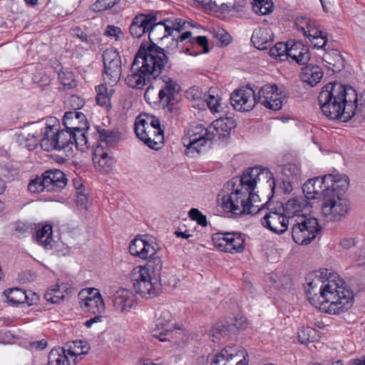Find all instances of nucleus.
Returning a JSON list of instances; mask_svg holds the SVG:
<instances>
[{
  "label": "nucleus",
  "instance_id": "7",
  "mask_svg": "<svg viewBox=\"0 0 365 365\" xmlns=\"http://www.w3.org/2000/svg\"><path fill=\"white\" fill-rule=\"evenodd\" d=\"M291 225L292 239L300 245H309L321 230L317 220L307 215L298 216Z\"/></svg>",
  "mask_w": 365,
  "mask_h": 365
},
{
  "label": "nucleus",
  "instance_id": "26",
  "mask_svg": "<svg viewBox=\"0 0 365 365\" xmlns=\"http://www.w3.org/2000/svg\"><path fill=\"white\" fill-rule=\"evenodd\" d=\"M73 289L66 284H56L48 288L44 298L48 302L58 304L63 301L72 292Z\"/></svg>",
  "mask_w": 365,
  "mask_h": 365
},
{
  "label": "nucleus",
  "instance_id": "33",
  "mask_svg": "<svg viewBox=\"0 0 365 365\" xmlns=\"http://www.w3.org/2000/svg\"><path fill=\"white\" fill-rule=\"evenodd\" d=\"M230 335V327L222 322L215 324L209 331L208 336L210 340L214 342H221L227 339Z\"/></svg>",
  "mask_w": 365,
  "mask_h": 365
},
{
  "label": "nucleus",
  "instance_id": "45",
  "mask_svg": "<svg viewBox=\"0 0 365 365\" xmlns=\"http://www.w3.org/2000/svg\"><path fill=\"white\" fill-rule=\"evenodd\" d=\"M87 130H82L81 132L71 131L73 133V138H72V145L75 143L78 150L83 152L90 147L88 138L86 135Z\"/></svg>",
  "mask_w": 365,
  "mask_h": 365
},
{
  "label": "nucleus",
  "instance_id": "25",
  "mask_svg": "<svg viewBox=\"0 0 365 365\" xmlns=\"http://www.w3.org/2000/svg\"><path fill=\"white\" fill-rule=\"evenodd\" d=\"M41 128H43L40 133V140L41 148L46 151L53 150L56 148L57 128L54 125H48L47 123L41 120Z\"/></svg>",
  "mask_w": 365,
  "mask_h": 365
},
{
  "label": "nucleus",
  "instance_id": "15",
  "mask_svg": "<svg viewBox=\"0 0 365 365\" xmlns=\"http://www.w3.org/2000/svg\"><path fill=\"white\" fill-rule=\"evenodd\" d=\"M230 102L238 111H250L257 104L256 93L250 88H240L232 93Z\"/></svg>",
  "mask_w": 365,
  "mask_h": 365
},
{
  "label": "nucleus",
  "instance_id": "2",
  "mask_svg": "<svg viewBox=\"0 0 365 365\" xmlns=\"http://www.w3.org/2000/svg\"><path fill=\"white\" fill-rule=\"evenodd\" d=\"M322 112L329 119L347 122L353 117L365 120V90L359 98L351 86L338 83L324 86L318 96Z\"/></svg>",
  "mask_w": 365,
  "mask_h": 365
},
{
  "label": "nucleus",
  "instance_id": "61",
  "mask_svg": "<svg viewBox=\"0 0 365 365\" xmlns=\"http://www.w3.org/2000/svg\"><path fill=\"white\" fill-rule=\"evenodd\" d=\"M73 36L78 38L81 41L86 43L88 45L93 44V42L91 38L80 28L75 27L71 30Z\"/></svg>",
  "mask_w": 365,
  "mask_h": 365
},
{
  "label": "nucleus",
  "instance_id": "41",
  "mask_svg": "<svg viewBox=\"0 0 365 365\" xmlns=\"http://www.w3.org/2000/svg\"><path fill=\"white\" fill-rule=\"evenodd\" d=\"M73 133L66 128V130H58L57 128V134L56 142V148L54 150H62L72 145V138H73Z\"/></svg>",
  "mask_w": 365,
  "mask_h": 365
},
{
  "label": "nucleus",
  "instance_id": "54",
  "mask_svg": "<svg viewBox=\"0 0 365 365\" xmlns=\"http://www.w3.org/2000/svg\"><path fill=\"white\" fill-rule=\"evenodd\" d=\"M315 329L311 327H302L298 331V338L301 344H307L312 341L315 334Z\"/></svg>",
  "mask_w": 365,
  "mask_h": 365
},
{
  "label": "nucleus",
  "instance_id": "42",
  "mask_svg": "<svg viewBox=\"0 0 365 365\" xmlns=\"http://www.w3.org/2000/svg\"><path fill=\"white\" fill-rule=\"evenodd\" d=\"M192 33L190 31H185L178 38H173L170 46H167V53H168L169 58L170 56L175 55L177 53H182V51L179 48V43L182 42L187 38H191ZM169 68L171 66L170 63L168 66Z\"/></svg>",
  "mask_w": 365,
  "mask_h": 365
},
{
  "label": "nucleus",
  "instance_id": "32",
  "mask_svg": "<svg viewBox=\"0 0 365 365\" xmlns=\"http://www.w3.org/2000/svg\"><path fill=\"white\" fill-rule=\"evenodd\" d=\"M324 73L321 68L317 66L309 65L303 68L301 78L311 86H314L320 81Z\"/></svg>",
  "mask_w": 365,
  "mask_h": 365
},
{
  "label": "nucleus",
  "instance_id": "27",
  "mask_svg": "<svg viewBox=\"0 0 365 365\" xmlns=\"http://www.w3.org/2000/svg\"><path fill=\"white\" fill-rule=\"evenodd\" d=\"M328 191L327 195H339L344 197V193L349 187V179L346 176H335L327 175Z\"/></svg>",
  "mask_w": 365,
  "mask_h": 365
},
{
  "label": "nucleus",
  "instance_id": "3",
  "mask_svg": "<svg viewBox=\"0 0 365 365\" xmlns=\"http://www.w3.org/2000/svg\"><path fill=\"white\" fill-rule=\"evenodd\" d=\"M262 178L272 179V173L267 168L255 167L249 168L240 179L233 178L231 182L233 190L222 197L221 206L224 211L235 215H257L262 211L267 202L259 205V196L254 192L257 182Z\"/></svg>",
  "mask_w": 365,
  "mask_h": 365
},
{
  "label": "nucleus",
  "instance_id": "57",
  "mask_svg": "<svg viewBox=\"0 0 365 365\" xmlns=\"http://www.w3.org/2000/svg\"><path fill=\"white\" fill-rule=\"evenodd\" d=\"M282 173L290 178H295L301 173L300 168L295 163H287L283 166Z\"/></svg>",
  "mask_w": 365,
  "mask_h": 365
},
{
  "label": "nucleus",
  "instance_id": "11",
  "mask_svg": "<svg viewBox=\"0 0 365 365\" xmlns=\"http://www.w3.org/2000/svg\"><path fill=\"white\" fill-rule=\"evenodd\" d=\"M103 76L108 83H116L122 73L121 58L118 51L113 48H107L103 53Z\"/></svg>",
  "mask_w": 365,
  "mask_h": 365
},
{
  "label": "nucleus",
  "instance_id": "36",
  "mask_svg": "<svg viewBox=\"0 0 365 365\" xmlns=\"http://www.w3.org/2000/svg\"><path fill=\"white\" fill-rule=\"evenodd\" d=\"M98 135V143L100 145L104 143L106 146H110L119 141V133L114 130H106L105 128H96Z\"/></svg>",
  "mask_w": 365,
  "mask_h": 365
},
{
  "label": "nucleus",
  "instance_id": "50",
  "mask_svg": "<svg viewBox=\"0 0 365 365\" xmlns=\"http://www.w3.org/2000/svg\"><path fill=\"white\" fill-rule=\"evenodd\" d=\"M58 78L65 89H70L76 86L74 75L71 72L61 71L58 73Z\"/></svg>",
  "mask_w": 365,
  "mask_h": 365
},
{
  "label": "nucleus",
  "instance_id": "30",
  "mask_svg": "<svg viewBox=\"0 0 365 365\" xmlns=\"http://www.w3.org/2000/svg\"><path fill=\"white\" fill-rule=\"evenodd\" d=\"M287 56V58H292L299 65L307 64L311 58L309 48L299 42L294 43L290 48H289Z\"/></svg>",
  "mask_w": 365,
  "mask_h": 365
},
{
  "label": "nucleus",
  "instance_id": "17",
  "mask_svg": "<svg viewBox=\"0 0 365 365\" xmlns=\"http://www.w3.org/2000/svg\"><path fill=\"white\" fill-rule=\"evenodd\" d=\"M158 21L156 14H143L140 13L134 16L129 26L130 34L136 38H139L144 34L148 33L152 24Z\"/></svg>",
  "mask_w": 365,
  "mask_h": 365
},
{
  "label": "nucleus",
  "instance_id": "63",
  "mask_svg": "<svg viewBox=\"0 0 365 365\" xmlns=\"http://www.w3.org/2000/svg\"><path fill=\"white\" fill-rule=\"evenodd\" d=\"M216 38H217L223 45H228L232 40L231 36L223 29H218L215 31V34Z\"/></svg>",
  "mask_w": 365,
  "mask_h": 365
},
{
  "label": "nucleus",
  "instance_id": "20",
  "mask_svg": "<svg viewBox=\"0 0 365 365\" xmlns=\"http://www.w3.org/2000/svg\"><path fill=\"white\" fill-rule=\"evenodd\" d=\"M113 302L115 309L121 313L130 312L137 304L135 295L124 288L119 289L114 293Z\"/></svg>",
  "mask_w": 365,
  "mask_h": 365
},
{
  "label": "nucleus",
  "instance_id": "23",
  "mask_svg": "<svg viewBox=\"0 0 365 365\" xmlns=\"http://www.w3.org/2000/svg\"><path fill=\"white\" fill-rule=\"evenodd\" d=\"M205 7H220L228 12H242L247 4L246 0H195Z\"/></svg>",
  "mask_w": 365,
  "mask_h": 365
},
{
  "label": "nucleus",
  "instance_id": "64",
  "mask_svg": "<svg viewBox=\"0 0 365 365\" xmlns=\"http://www.w3.org/2000/svg\"><path fill=\"white\" fill-rule=\"evenodd\" d=\"M48 346L47 340L43 339L38 341H29L28 344V347L31 350H43Z\"/></svg>",
  "mask_w": 365,
  "mask_h": 365
},
{
  "label": "nucleus",
  "instance_id": "60",
  "mask_svg": "<svg viewBox=\"0 0 365 365\" xmlns=\"http://www.w3.org/2000/svg\"><path fill=\"white\" fill-rule=\"evenodd\" d=\"M321 31H322L318 29L317 22L309 19V22H308L307 26H305L303 34L308 38L309 36H314V35L317 34H320Z\"/></svg>",
  "mask_w": 365,
  "mask_h": 365
},
{
  "label": "nucleus",
  "instance_id": "46",
  "mask_svg": "<svg viewBox=\"0 0 365 365\" xmlns=\"http://www.w3.org/2000/svg\"><path fill=\"white\" fill-rule=\"evenodd\" d=\"M97 93L96 100L98 105L101 106H106L110 103V98L112 93H109L107 87L103 85H99L96 87Z\"/></svg>",
  "mask_w": 365,
  "mask_h": 365
},
{
  "label": "nucleus",
  "instance_id": "8",
  "mask_svg": "<svg viewBox=\"0 0 365 365\" xmlns=\"http://www.w3.org/2000/svg\"><path fill=\"white\" fill-rule=\"evenodd\" d=\"M212 141L213 137L209 130V126L204 128L201 124L192 125L186 136L182 138L183 144L186 147L185 154L191 158H194L195 154H200L202 148Z\"/></svg>",
  "mask_w": 365,
  "mask_h": 365
},
{
  "label": "nucleus",
  "instance_id": "38",
  "mask_svg": "<svg viewBox=\"0 0 365 365\" xmlns=\"http://www.w3.org/2000/svg\"><path fill=\"white\" fill-rule=\"evenodd\" d=\"M143 247L144 249L141 248L136 257L144 260L153 257V256L157 255L158 251L160 250L158 245L152 238H149L146 242H143Z\"/></svg>",
  "mask_w": 365,
  "mask_h": 365
},
{
  "label": "nucleus",
  "instance_id": "59",
  "mask_svg": "<svg viewBox=\"0 0 365 365\" xmlns=\"http://www.w3.org/2000/svg\"><path fill=\"white\" fill-rule=\"evenodd\" d=\"M189 217L192 220L197 221L198 225H200L203 227L207 226V222L205 215H203L201 212H200L196 208H192L189 211Z\"/></svg>",
  "mask_w": 365,
  "mask_h": 365
},
{
  "label": "nucleus",
  "instance_id": "44",
  "mask_svg": "<svg viewBox=\"0 0 365 365\" xmlns=\"http://www.w3.org/2000/svg\"><path fill=\"white\" fill-rule=\"evenodd\" d=\"M288 45L283 42L277 43L269 49V53L270 56L279 61L287 59V53H288Z\"/></svg>",
  "mask_w": 365,
  "mask_h": 365
},
{
  "label": "nucleus",
  "instance_id": "10",
  "mask_svg": "<svg viewBox=\"0 0 365 365\" xmlns=\"http://www.w3.org/2000/svg\"><path fill=\"white\" fill-rule=\"evenodd\" d=\"M212 242L220 251L241 253L245 250V235L241 232H217L212 235Z\"/></svg>",
  "mask_w": 365,
  "mask_h": 365
},
{
  "label": "nucleus",
  "instance_id": "22",
  "mask_svg": "<svg viewBox=\"0 0 365 365\" xmlns=\"http://www.w3.org/2000/svg\"><path fill=\"white\" fill-rule=\"evenodd\" d=\"M63 123L66 128L71 131L81 132L88 130L89 128V123L86 115L83 113L77 111L76 109L65 113Z\"/></svg>",
  "mask_w": 365,
  "mask_h": 365
},
{
  "label": "nucleus",
  "instance_id": "13",
  "mask_svg": "<svg viewBox=\"0 0 365 365\" xmlns=\"http://www.w3.org/2000/svg\"><path fill=\"white\" fill-rule=\"evenodd\" d=\"M278 90L275 84L262 86L256 94L257 103H260L270 110H279L282 108V100Z\"/></svg>",
  "mask_w": 365,
  "mask_h": 365
},
{
  "label": "nucleus",
  "instance_id": "5",
  "mask_svg": "<svg viewBox=\"0 0 365 365\" xmlns=\"http://www.w3.org/2000/svg\"><path fill=\"white\" fill-rule=\"evenodd\" d=\"M146 266H137L133 269L130 277L136 293L146 299L159 294L161 290L160 272L163 267L160 257L156 255L148 259Z\"/></svg>",
  "mask_w": 365,
  "mask_h": 365
},
{
  "label": "nucleus",
  "instance_id": "52",
  "mask_svg": "<svg viewBox=\"0 0 365 365\" xmlns=\"http://www.w3.org/2000/svg\"><path fill=\"white\" fill-rule=\"evenodd\" d=\"M120 1V0H97L91 6V9L95 12L103 11L112 8Z\"/></svg>",
  "mask_w": 365,
  "mask_h": 365
},
{
  "label": "nucleus",
  "instance_id": "21",
  "mask_svg": "<svg viewBox=\"0 0 365 365\" xmlns=\"http://www.w3.org/2000/svg\"><path fill=\"white\" fill-rule=\"evenodd\" d=\"M280 207L291 222L294 221L298 216L305 215L300 212L305 210L309 211L311 208L309 202L302 196L292 198L284 205Z\"/></svg>",
  "mask_w": 365,
  "mask_h": 365
},
{
  "label": "nucleus",
  "instance_id": "19",
  "mask_svg": "<svg viewBox=\"0 0 365 365\" xmlns=\"http://www.w3.org/2000/svg\"><path fill=\"white\" fill-rule=\"evenodd\" d=\"M88 296L79 302L81 309L88 313L93 314H101L105 310V304L98 289L91 288Z\"/></svg>",
  "mask_w": 365,
  "mask_h": 365
},
{
  "label": "nucleus",
  "instance_id": "14",
  "mask_svg": "<svg viewBox=\"0 0 365 365\" xmlns=\"http://www.w3.org/2000/svg\"><path fill=\"white\" fill-rule=\"evenodd\" d=\"M147 129H155L157 135H154V138L152 140L147 139L150 143L152 141L157 144H163L164 143V130L161 128L160 120L158 118L154 115H146V118H142L141 116H138L135 123V132L136 134L145 135V130Z\"/></svg>",
  "mask_w": 365,
  "mask_h": 365
},
{
  "label": "nucleus",
  "instance_id": "4",
  "mask_svg": "<svg viewBox=\"0 0 365 365\" xmlns=\"http://www.w3.org/2000/svg\"><path fill=\"white\" fill-rule=\"evenodd\" d=\"M320 282V279H317L307 284L309 289H306V293L313 306L332 314L344 312L352 307L354 293L339 276L330 274L327 281L320 286L317 294L314 288Z\"/></svg>",
  "mask_w": 365,
  "mask_h": 365
},
{
  "label": "nucleus",
  "instance_id": "24",
  "mask_svg": "<svg viewBox=\"0 0 365 365\" xmlns=\"http://www.w3.org/2000/svg\"><path fill=\"white\" fill-rule=\"evenodd\" d=\"M93 163L96 168L101 173H110L114 165V159L108 150H103V145H98L93 152Z\"/></svg>",
  "mask_w": 365,
  "mask_h": 365
},
{
  "label": "nucleus",
  "instance_id": "40",
  "mask_svg": "<svg viewBox=\"0 0 365 365\" xmlns=\"http://www.w3.org/2000/svg\"><path fill=\"white\" fill-rule=\"evenodd\" d=\"M47 182L48 181L43 173L41 176H36L30 180L28 190L32 193H39L44 190L51 192V187Z\"/></svg>",
  "mask_w": 365,
  "mask_h": 365
},
{
  "label": "nucleus",
  "instance_id": "12",
  "mask_svg": "<svg viewBox=\"0 0 365 365\" xmlns=\"http://www.w3.org/2000/svg\"><path fill=\"white\" fill-rule=\"evenodd\" d=\"M261 223L273 232L282 234L287 230L291 221L279 207L274 210L269 209V211L262 217Z\"/></svg>",
  "mask_w": 365,
  "mask_h": 365
},
{
  "label": "nucleus",
  "instance_id": "35",
  "mask_svg": "<svg viewBox=\"0 0 365 365\" xmlns=\"http://www.w3.org/2000/svg\"><path fill=\"white\" fill-rule=\"evenodd\" d=\"M48 365H71L66 350L61 347L53 349L48 356Z\"/></svg>",
  "mask_w": 365,
  "mask_h": 365
},
{
  "label": "nucleus",
  "instance_id": "43",
  "mask_svg": "<svg viewBox=\"0 0 365 365\" xmlns=\"http://www.w3.org/2000/svg\"><path fill=\"white\" fill-rule=\"evenodd\" d=\"M252 9L256 14L267 15L273 11L274 4L272 0H254Z\"/></svg>",
  "mask_w": 365,
  "mask_h": 365
},
{
  "label": "nucleus",
  "instance_id": "1",
  "mask_svg": "<svg viewBox=\"0 0 365 365\" xmlns=\"http://www.w3.org/2000/svg\"><path fill=\"white\" fill-rule=\"evenodd\" d=\"M167 21H170V19H166L160 22L155 21L152 24L148 33L150 43L140 44L131 64L132 73L125 80L129 87L142 89L146 81L151 76L156 78L169 65L167 46L163 48L155 43L171 36Z\"/></svg>",
  "mask_w": 365,
  "mask_h": 365
},
{
  "label": "nucleus",
  "instance_id": "6",
  "mask_svg": "<svg viewBox=\"0 0 365 365\" xmlns=\"http://www.w3.org/2000/svg\"><path fill=\"white\" fill-rule=\"evenodd\" d=\"M151 80H154V82L151 83L144 93L146 102L149 104L160 103L163 106L171 103L178 91L177 83L168 76L160 77L159 74L156 78L151 76L145 81V84Z\"/></svg>",
  "mask_w": 365,
  "mask_h": 365
},
{
  "label": "nucleus",
  "instance_id": "18",
  "mask_svg": "<svg viewBox=\"0 0 365 365\" xmlns=\"http://www.w3.org/2000/svg\"><path fill=\"white\" fill-rule=\"evenodd\" d=\"M236 126L237 123L234 118L231 117L220 118L209 125V130L212 133L214 141H224L230 137L232 131Z\"/></svg>",
  "mask_w": 365,
  "mask_h": 365
},
{
  "label": "nucleus",
  "instance_id": "58",
  "mask_svg": "<svg viewBox=\"0 0 365 365\" xmlns=\"http://www.w3.org/2000/svg\"><path fill=\"white\" fill-rule=\"evenodd\" d=\"M313 47L315 48H324L327 43V38L326 35L323 34L321 31L320 34L314 35V36L308 37Z\"/></svg>",
  "mask_w": 365,
  "mask_h": 365
},
{
  "label": "nucleus",
  "instance_id": "16",
  "mask_svg": "<svg viewBox=\"0 0 365 365\" xmlns=\"http://www.w3.org/2000/svg\"><path fill=\"white\" fill-rule=\"evenodd\" d=\"M234 346H226L217 354L211 365H248L244 351Z\"/></svg>",
  "mask_w": 365,
  "mask_h": 365
},
{
  "label": "nucleus",
  "instance_id": "39",
  "mask_svg": "<svg viewBox=\"0 0 365 365\" xmlns=\"http://www.w3.org/2000/svg\"><path fill=\"white\" fill-rule=\"evenodd\" d=\"M4 294L7 301L11 304H24L28 297L26 291L16 287L5 290Z\"/></svg>",
  "mask_w": 365,
  "mask_h": 365
},
{
  "label": "nucleus",
  "instance_id": "49",
  "mask_svg": "<svg viewBox=\"0 0 365 365\" xmlns=\"http://www.w3.org/2000/svg\"><path fill=\"white\" fill-rule=\"evenodd\" d=\"M154 135H157V132L155 133V129H147L145 130V135L136 134L137 137L142 140L148 147L150 148L158 150L159 149L163 144H154L152 141L149 143L147 139L150 138V140L154 138Z\"/></svg>",
  "mask_w": 365,
  "mask_h": 365
},
{
  "label": "nucleus",
  "instance_id": "37",
  "mask_svg": "<svg viewBox=\"0 0 365 365\" xmlns=\"http://www.w3.org/2000/svg\"><path fill=\"white\" fill-rule=\"evenodd\" d=\"M41 120L36 123H32L29 125L28 130H25L22 134V138L26 140H31L30 146L34 147L40 140V133L42 132L43 128H41Z\"/></svg>",
  "mask_w": 365,
  "mask_h": 365
},
{
  "label": "nucleus",
  "instance_id": "34",
  "mask_svg": "<svg viewBox=\"0 0 365 365\" xmlns=\"http://www.w3.org/2000/svg\"><path fill=\"white\" fill-rule=\"evenodd\" d=\"M206 93H203L202 90L197 86H192L186 91V98L192 101V107L198 110H203L206 107L205 98Z\"/></svg>",
  "mask_w": 365,
  "mask_h": 365
},
{
  "label": "nucleus",
  "instance_id": "51",
  "mask_svg": "<svg viewBox=\"0 0 365 365\" xmlns=\"http://www.w3.org/2000/svg\"><path fill=\"white\" fill-rule=\"evenodd\" d=\"M149 238L147 236H136L130 243L129 252L131 255L136 257L141 248L144 249L143 242H146Z\"/></svg>",
  "mask_w": 365,
  "mask_h": 365
},
{
  "label": "nucleus",
  "instance_id": "62",
  "mask_svg": "<svg viewBox=\"0 0 365 365\" xmlns=\"http://www.w3.org/2000/svg\"><path fill=\"white\" fill-rule=\"evenodd\" d=\"M206 106H207L212 112H218L220 107V99L212 95H209L208 97L205 98Z\"/></svg>",
  "mask_w": 365,
  "mask_h": 365
},
{
  "label": "nucleus",
  "instance_id": "56",
  "mask_svg": "<svg viewBox=\"0 0 365 365\" xmlns=\"http://www.w3.org/2000/svg\"><path fill=\"white\" fill-rule=\"evenodd\" d=\"M167 24H169L170 31H171V35L173 34V31H176L178 32H180L182 30H184L190 25V24L185 19H175L173 21L170 19V21H167Z\"/></svg>",
  "mask_w": 365,
  "mask_h": 365
},
{
  "label": "nucleus",
  "instance_id": "29",
  "mask_svg": "<svg viewBox=\"0 0 365 365\" xmlns=\"http://www.w3.org/2000/svg\"><path fill=\"white\" fill-rule=\"evenodd\" d=\"M251 41L257 49L264 50L270 46L273 41V34L269 29L259 28L254 31Z\"/></svg>",
  "mask_w": 365,
  "mask_h": 365
},
{
  "label": "nucleus",
  "instance_id": "55",
  "mask_svg": "<svg viewBox=\"0 0 365 365\" xmlns=\"http://www.w3.org/2000/svg\"><path fill=\"white\" fill-rule=\"evenodd\" d=\"M168 324V321L165 323L158 322L155 324L156 328L153 330V336L158 339L161 341H165L166 339L163 338V336L170 333V330L166 328Z\"/></svg>",
  "mask_w": 365,
  "mask_h": 365
},
{
  "label": "nucleus",
  "instance_id": "9",
  "mask_svg": "<svg viewBox=\"0 0 365 365\" xmlns=\"http://www.w3.org/2000/svg\"><path fill=\"white\" fill-rule=\"evenodd\" d=\"M350 210L349 201L339 195H327L323 199L322 214L327 221H339L345 217Z\"/></svg>",
  "mask_w": 365,
  "mask_h": 365
},
{
  "label": "nucleus",
  "instance_id": "48",
  "mask_svg": "<svg viewBox=\"0 0 365 365\" xmlns=\"http://www.w3.org/2000/svg\"><path fill=\"white\" fill-rule=\"evenodd\" d=\"M312 180H314V190L317 191V199L322 196L325 198L327 192L328 191V185L327 175L324 177H317L312 178Z\"/></svg>",
  "mask_w": 365,
  "mask_h": 365
},
{
  "label": "nucleus",
  "instance_id": "31",
  "mask_svg": "<svg viewBox=\"0 0 365 365\" xmlns=\"http://www.w3.org/2000/svg\"><path fill=\"white\" fill-rule=\"evenodd\" d=\"M53 230L51 225H45L37 230L36 240L46 250H52L55 245V241L52 237Z\"/></svg>",
  "mask_w": 365,
  "mask_h": 365
},
{
  "label": "nucleus",
  "instance_id": "53",
  "mask_svg": "<svg viewBox=\"0 0 365 365\" xmlns=\"http://www.w3.org/2000/svg\"><path fill=\"white\" fill-rule=\"evenodd\" d=\"M314 180L312 179L307 180L302 186L304 197L308 201L309 200L317 199V191L314 190Z\"/></svg>",
  "mask_w": 365,
  "mask_h": 365
},
{
  "label": "nucleus",
  "instance_id": "28",
  "mask_svg": "<svg viewBox=\"0 0 365 365\" xmlns=\"http://www.w3.org/2000/svg\"><path fill=\"white\" fill-rule=\"evenodd\" d=\"M43 175L48 181L47 184L51 187V192L60 191L67 184L66 175L60 170H48L44 172Z\"/></svg>",
  "mask_w": 365,
  "mask_h": 365
},
{
  "label": "nucleus",
  "instance_id": "47",
  "mask_svg": "<svg viewBox=\"0 0 365 365\" xmlns=\"http://www.w3.org/2000/svg\"><path fill=\"white\" fill-rule=\"evenodd\" d=\"M89 346L86 341L78 340L73 342V346H70L68 354L71 356H78L87 354Z\"/></svg>",
  "mask_w": 365,
  "mask_h": 365
}]
</instances>
